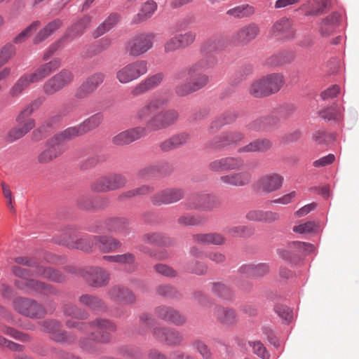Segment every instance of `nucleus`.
Segmentation results:
<instances>
[{
    "mask_svg": "<svg viewBox=\"0 0 359 359\" xmlns=\"http://www.w3.org/2000/svg\"><path fill=\"white\" fill-rule=\"evenodd\" d=\"M219 41L210 39L205 41L201 47V51L204 55L201 59L191 65L178 72L174 76L176 82L187 77V82L178 83L175 93L179 96H185L205 87L208 81V76L203 71L212 68L216 64V59L209 54L219 50Z\"/></svg>",
    "mask_w": 359,
    "mask_h": 359,
    "instance_id": "obj_1",
    "label": "nucleus"
},
{
    "mask_svg": "<svg viewBox=\"0 0 359 359\" xmlns=\"http://www.w3.org/2000/svg\"><path fill=\"white\" fill-rule=\"evenodd\" d=\"M15 262L18 264L27 266L32 269L31 271H29L15 266L12 269L13 273L21 278V280H16L15 281V286L25 292H35L44 294L54 292V290L48 285L34 279L27 278L31 276H41L55 282H62L65 280V277L60 272L52 268L39 266L34 259L27 257H18L15 259Z\"/></svg>",
    "mask_w": 359,
    "mask_h": 359,
    "instance_id": "obj_2",
    "label": "nucleus"
},
{
    "mask_svg": "<svg viewBox=\"0 0 359 359\" xmlns=\"http://www.w3.org/2000/svg\"><path fill=\"white\" fill-rule=\"evenodd\" d=\"M67 326L70 328H76L90 334V339H83L80 341L81 347L89 351H94L91 345L92 341L106 343L110 340V332L115 330L114 325L104 319H97L91 323L78 322L69 320L66 322Z\"/></svg>",
    "mask_w": 359,
    "mask_h": 359,
    "instance_id": "obj_3",
    "label": "nucleus"
},
{
    "mask_svg": "<svg viewBox=\"0 0 359 359\" xmlns=\"http://www.w3.org/2000/svg\"><path fill=\"white\" fill-rule=\"evenodd\" d=\"M44 97H38L27 105L17 116L16 121L19 126L8 130L6 140L9 142H13L27 134L35 126V121L29 116L37 110L44 102Z\"/></svg>",
    "mask_w": 359,
    "mask_h": 359,
    "instance_id": "obj_4",
    "label": "nucleus"
},
{
    "mask_svg": "<svg viewBox=\"0 0 359 359\" xmlns=\"http://www.w3.org/2000/svg\"><path fill=\"white\" fill-rule=\"evenodd\" d=\"M148 72V62L144 60H137L128 63L116 72V79L121 84L133 82Z\"/></svg>",
    "mask_w": 359,
    "mask_h": 359,
    "instance_id": "obj_5",
    "label": "nucleus"
},
{
    "mask_svg": "<svg viewBox=\"0 0 359 359\" xmlns=\"http://www.w3.org/2000/svg\"><path fill=\"white\" fill-rule=\"evenodd\" d=\"M74 76L72 71L64 69L48 79L43 86V93L48 95H53L71 84Z\"/></svg>",
    "mask_w": 359,
    "mask_h": 359,
    "instance_id": "obj_6",
    "label": "nucleus"
},
{
    "mask_svg": "<svg viewBox=\"0 0 359 359\" xmlns=\"http://www.w3.org/2000/svg\"><path fill=\"white\" fill-rule=\"evenodd\" d=\"M179 118L178 112L174 109L161 111L148 120L146 125L147 130L158 131L165 129L175 124Z\"/></svg>",
    "mask_w": 359,
    "mask_h": 359,
    "instance_id": "obj_7",
    "label": "nucleus"
},
{
    "mask_svg": "<svg viewBox=\"0 0 359 359\" xmlns=\"http://www.w3.org/2000/svg\"><path fill=\"white\" fill-rule=\"evenodd\" d=\"M13 306L15 311L29 318H38L45 314V309L41 304L26 297L15 298L13 302Z\"/></svg>",
    "mask_w": 359,
    "mask_h": 359,
    "instance_id": "obj_8",
    "label": "nucleus"
},
{
    "mask_svg": "<svg viewBox=\"0 0 359 359\" xmlns=\"http://www.w3.org/2000/svg\"><path fill=\"white\" fill-rule=\"evenodd\" d=\"M155 35L140 34L129 41L126 46V51L130 56L138 57L150 50L153 46Z\"/></svg>",
    "mask_w": 359,
    "mask_h": 359,
    "instance_id": "obj_9",
    "label": "nucleus"
},
{
    "mask_svg": "<svg viewBox=\"0 0 359 359\" xmlns=\"http://www.w3.org/2000/svg\"><path fill=\"white\" fill-rule=\"evenodd\" d=\"M105 75L102 72H95L88 76L76 89L74 97L81 100L90 97L104 82Z\"/></svg>",
    "mask_w": 359,
    "mask_h": 359,
    "instance_id": "obj_10",
    "label": "nucleus"
},
{
    "mask_svg": "<svg viewBox=\"0 0 359 359\" xmlns=\"http://www.w3.org/2000/svg\"><path fill=\"white\" fill-rule=\"evenodd\" d=\"M126 184V178L118 174L102 176L91 184V189L97 192H106L121 189Z\"/></svg>",
    "mask_w": 359,
    "mask_h": 359,
    "instance_id": "obj_11",
    "label": "nucleus"
},
{
    "mask_svg": "<svg viewBox=\"0 0 359 359\" xmlns=\"http://www.w3.org/2000/svg\"><path fill=\"white\" fill-rule=\"evenodd\" d=\"M245 139V134L240 131H227L214 137L210 143V147L222 149L226 147L236 145Z\"/></svg>",
    "mask_w": 359,
    "mask_h": 359,
    "instance_id": "obj_12",
    "label": "nucleus"
},
{
    "mask_svg": "<svg viewBox=\"0 0 359 359\" xmlns=\"http://www.w3.org/2000/svg\"><path fill=\"white\" fill-rule=\"evenodd\" d=\"M82 276L86 283L94 287L106 285L109 280V273L100 267H88L82 272Z\"/></svg>",
    "mask_w": 359,
    "mask_h": 359,
    "instance_id": "obj_13",
    "label": "nucleus"
},
{
    "mask_svg": "<svg viewBox=\"0 0 359 359\" xmlns=\"http://www.w3.org/2000/svg\"><path fill=\"white\" fill-rule=\"evenodd\" d=\"M153 335L158 341L168 346H180L183 341L182 334L172 328L156 327L153 330Z\"/></svg>",
    "mask_w": 359,
    "mask_h": 359,
    "instance_id": "obj_14",
    "label": "nucleus"
},
{
    "mask_svg": "<svg viewBox=\"0 0 359 359\" xmlns=\"http://www.w3.org/2000/svg\"><path fill=\"white\" fill-rule=\"evenodd\" d=\"M147 128L142 126L135 127L122 131L112 137V143L118 146L129 144L144 136Z\"/></svg>",
    "mask_w": 359,
    "mask_h": 359,
    "instance_id": "obj_15",
    "label": "nucleus"
},
{
    "mask_svg": "<svg viewBox=\"0 0 359 359\" xmlns=\"http://www.w3.org/2000/svg\"><path fill=\"white\" fill-rule=\"evenodd\" d=\"M260 33L259 25L255 22L248 23L236 32L232 39L234 42L247 45L255 39Z\"/></svg>",
    "mask_w": 359,
    "mask_h": 359,
    "instance_id": "obj_16",
    "label": "nucleus"
},
{
    "mask_svg": "<svg viewBox=\"0 0 359 359\" xmlns=\"http://www.w3.org/2000/svg\"><path fill=\"white\" fill-rule=\"evenodd\" d=\"M48 147L42 151L37 156V162L46 164L60 156L65 150L64 144L56 142L53 138L47 142Z\"/></svg>",
    "mask_w": 359,
    "mask_h": 359,
    "instance_id": "obj_17",
    "label": "nucleus"
},
{
    "mask_svg": "<svg viewBox=\"0 0 359 359\" xmlns=\"http://www.w3.org/2000/svg\"><path fill=\"white\" fill-rule=\"evenodd\" d=\"M164 79V74L161 72L147 76L146 79L136 84L131 90V95L134 97L140 96L156 87H158Z\"/></svg>",
    "mask_w": 359,
    "mask_h": 359,
    "instance_id": "obj_18",
    "label": "nucleus"
},
{
    "mask_svg": "<svg viewBox=\"0 0 359 359\" xmlns=\"http://www.w3.org/2000/svg\"><path fill=\"white\" fill-rule=\"evenodd\" d=\"M270 33L272 36L283 40H290L294 36L292 22L285 18L276 20L273 24Z\"/></svg>",
    "mask_w": 359,
    "mask_h": 359,
    "instance_id": "obj_19",
    "label": "nucleus"
},
{
    "mask_svg": "<svg viewBox=\"0 0 359 359\" xmlns=\"http://www.w3.org/2000/svg\"><path fill=\"white\" fill-rule=\"evenodd\" d=\"M183 196L184 192L180 189H167L155 194L152 198V203L158 205L170 204L179 201Z\"/></svg>",
    "mask_w": 359,
    "mask_h": 359,
    "instance_id": "obj_20",
    "label": "nucleus"
},
{
    "mask_svg": "<svg viewBox=\"0 0 359 359\" xmlns=\"http://www.w3.org/2000/svg\"><path fill=\"white\" fill-rule=\"evenodd\" d=\"M155 313L159 318L172 323L176 325H182L185 323L187 320L184 315L169 306H158L155 309Z\"/></svg>",
    "mask_w": 359,
    "mask_h": 359,
    "instance_id": "obj_21",
    "label": "nucleus"
},
{
    "mask_svg": "<svg viewBox=\"0 0 359 359\" xmlns=\"http://www.w3.org/2000/svg\"><path fill=\"white\" fill-rule=\"evenodd\" d=\"M283 177L276 173L269 174L262 177L257 182L259 190L272 193L280 189L283 185Z\"/></svg>",
    "mask_w": 359,
    "mask_h": 359,
    "instance_id": "obj_22",
    "label": "nucleus"
},
{
    "mask_svg": "<svg viewBox=\"0 0 359 359\" xmlns=\"http://www.w3.org/2000/svg\"><path fill=\"white\" fill-rule=\"evenodd\" d=\"M167 102V100L163 97L153 98L137 111L135 117L139 121H145L152 113L165 106Z\"/></svg>",
    "mask_w": 359,
    "mask_h": 359,
    "instance_id": "obj_23",
    "label": "nucleus"
},
{
    "mask_svg": "<svg viewBox=\"0 0 359 359\" xmlns=\"http://www.w3.org/2000/svg\"><path fill=\"white\" fill-rule=\"evenodd\" d=\"M41 329L51 334V338L58 342H72L74 339L69 338L67 332L60 330V324L55 320H45L41 324Z\"/></svg>",
    "mask_w": 359,
    "mask_h": 359,
    "instance_id": "obj_24",
    "label": "nucleus"
},
{
    "mask_svg": "<svg viewBox=\"0 0 359 359\" xmlns=\"http://www.w3.org/2000/svg\"><path fill=\"white\" fill-rule=\"evenodd\" d=\"M269 271L267 264H243L238 269L241 277L257 278L266 275Z\"/></svg>",
    "mask_w": 359,
    "mask_h": 359,
    "instance_id": "obj_25",
    "label": "nucleus"
},
{
    "mask_svg": "<svg viewBox=\"0 0 359 359\" xmlns=\"http://www.w3.org/2000/svg\"><path fill=\"white\" fill-rule=\"evenodd\" d=\"M221 182L233 187H243L248 184L251 180V175L249 172L243 171L231 172L222 175L219 177Z\"/></svg>",
    "mask_w": 359,
    "mask_h": 359,
    "instance_id": "obj_26",
    "label": "nucleus"
},
{
    "mask_svg": "<svg viewBox=\"0 0 359 359\" xmlns=\"http://www.w3.org/2000/svg\"><path fill=\"white\" fill-rule=\"evenodd\" d=\"M214 315L219 323L226 326L233 325L238 322L237 313L231 308L216 306Z\"/></svg>",
    "mask_w": 359,
    "mask_h": 359,
    "instance_id": "obj_27",
    "label": "nucleus"
},
{
    "mask_svg": "<svg viewBox=\"0 0 359 359\" xmlns=\"http://www.w3.org/2000/svg\"><path fill=\"white\" fill-rule=\"evenodd\" d=\"M61 66V60L59 58H55L53 60L44 63L39 66L35 71L30 73L34 81L37 83L48 77L50 74L55 72Z\"/></svg>",
    "mask_w": 359,
    "mask_h": 359,
    "instance_id": "obj_28",
    "label": "nucleus"
},
{
    "mask_svg": "<svg viewBox=\"0 0 359 359\" xmlns=\"http://www.w3.org/2000/svg\"><path fill=\"white\" fill-rule=\"evenodd\" d=\"M313 245L301 241H293L288 245V250H278L279 255L284 259H288V254H309L314 251Z\"/></svg>",
    "mask_w": 359,
    "mask_h": 359,
    "instance_id": "obj_29",
    "label": "nucleus"
},
{
    "mask_svg": "<svg viewBox=\"0 0 359 359\" xmlns=\"http://www.w3.org/2000/svg\"><path fill=\"white\" fill-rule=\"evenodd\" d=\"M245 217L249 221L271 223L279 219V214L272 211L252 210L246 214Z\"/></svg>",
    "mask_w": 359,
    "mask_h": 359,
    "instance_id": "obj_30",
    "label": "nucleus"
},
{
    "mask_svg": "<svg viewBox=\"0 0 359 359\" xmlns=\"http://www.w3.org/2000/svg\"><path fill=\"white\" fill-rule=\"evenodd\" d=\"M215 197L210 194H202L193 197L187 203L188 209L210 210L213 208L212 202Z\"/></svg>",
    "mask_w": 359,
    "mask_h": 359,
    "instance_id": "obj_31",
    "label": "nucleus"
},
{
    "mask_svg": "<svg viewBox=\"0 0 359 359\" xmlns=\"http://www.w3.org/2000/svg\"><path fill=\"white\" fill-rule=\"evenodd\" d=\"M189 140L190 135L188 133H182L161 142L160 148L163 151H168L188 143Z\"/></svg>",
    "mask_w": 359,
    "mask_h": 359,
    "instance_id": "obj_32",
    "label": "nucleus"
},
{
    "mask_svg": "<svg viewBox=\"0 0 359 359\" xmlns=\"http://www.w3.org/2000/svg\"><path fill=\"white\" fill-rule=\"evenodd\" d=\"M341 15L337 12H334L320 22V32L323 36H328L332 34L339 25Z\"/></svg>",
    "mask_w": 359,
    "mask_h": 359,
    "instance_id": "obj_33",
    "label": "nucleus"
},
{
    "mask_svg": "<svg viewBox=\"0 0 359 359\" xmlns=\"http://www.w3.org/2000/svg\"><path fill=\"white\" fill-rule=\"evenodd\" d=\"M108 295L116 301L125 303H133L135 300V295L127 288L116 285L111 287L108 291Z\"/></svg>",
    "mask_w": 359,
    "mask_h": 359,
    "instance_id": "obj_34",
    "label": "nucleus"
},
{
    "mask_svg": "<svg viewBox=\"0 0 359 359\" xmlns=\"http://www.w3.org/2000/svg\"><path fill=\"white\" fill-rule=\"evenodd\" d=\"M62 25V22L60 19H55L47 24L41 30H40L33 39V43L38 44L43 42L52 35L56 30Z\"/></svg>",
    "mask_w": 359,
    "mask_h": 359,
    "instance_id": "obj_35",
    "label": "nucleus"
},
{
    "mask_svg": "<svg viewBox=\"0 0 359 359\" xmlns=\"http://www.w3.org/2000/svg\"><path fill=\"white\" fill-rule=\"evenodd\" d=\"M271 142L267 139H258L250 142L245 146L241 147L238 149V152L243 153H254L264 152L271 147Z\"/></svg>",
    "mask_w": 359,
    "mask_h": 359,
    "instance_id": "obj_36",
    "label": "nucleus"
},
{
    "mask_svg": "<svg viewBox=\"0 0 359 359\" xmlns=\"http://www.w3.org/2000/svg\"><path fill=\"white\" fill-rule=\"evenodd\" d=\"M269 95L278 92L285 83L281 74L273 73L262 76Z\"/></svg>",
    "mask_w": 359,
    "mask_h": 359,
    "instance_id": "obj_37",
    "label": "nucleus"
},
{
    "mask_svg": "<svg viewBox=\"0 0 359 359\" xmlns=\"http://www.w3.org/2000/svg\"><path fill=\"white\" fill-rule=\"evenodd\" d=\"M238 117V113L236 111H226L220 116L216 118L209 127V132L214 133L225 125L233 123Z\"/></svg>",
    "mask_w": 359,
    "mask_h": 359,
    "instance_id": "obj_38",
    "label": "nucleus"
},
{
    "mask_svg": "<svg viewBox=\"0 0 359 359\" xmlns=\"http://www.w3.org/2000/svg\"><path fill=\"white\" fill-rule=\"evenodd\" d=\"M193 240L198 243L215 245H222L226 241L224 236L217 233L195 234L193 236Z\"/></svg>",
    "mask_w": 359,
    "mask_h": 359,
    "instance_id": "obj_39",
    "label": "nucleus"
},
{
    "mask_svg": "<svg viewBox=\"0 0 359 359\" xmlns=\"http://www.w3.org/2000/svg\"><path fill=\"white\" fill-rule=\"evenodd\" d=\"M36 83L32 75L29 74H24L20 76L16 82L11 87L9 94L12 97H18L27 88L30 84Z\"/></svg>",
    "mask_w": 359,
    "mask_h": 359,
    "instance_id": "obj_40",
    "label": "nucleus"
},
{
    "mask_svg": "<svg viewBox=\"0 0 359 359\" xmlns=\"http://www.w3.org/2000/svg\"><path fill=\"white\" fill-rule=\"evenodd\" d=\"M255 13V7L248 4L236 6L226 11V15L237 19L249 18Z\"/></svg>",
    "mask_w": 359,
    "mask_h": 359,
    "instance_id": "obj_41",
    "label": "nucleus"
},
{
    "mask_svg": "<svg viewBox=\"0 0 359 359\" xmlns=\"http://www.w3.org/2000/svg\"><path fill=\"white\" fill-rule=\"evenodd\" d=\"M92 17L86 15L81 18L78 22L72 25L68 31L65 37H71L74 39L81 36L85 30L90 25Z\"/></svg>",
    "mask_w": 359,
    "mask_h": 359,
    "instance_id": "obj_42",
    "label": "nucleus"
},
{
    "mask_svg": "<svg viewBox=\"0 0 359 359\" xmlns=\"http://www.w3.org/2000/svg\"><path fill=\"white\" fill-rule=\"evenodd\" d=\"M93 239L97 242V248L103 252H113L121 245L120 241L111 237L95 236Z\"/></svg>",
    "mask_w": 359,
    "mask_h": 359,
    "instance_id": "obj_43",
    "label": "nucleus"
},
{
    "mask_svg": "<svg viewBox=\"0 0 359 359\" xmlns=\"http://www.w3.org/2000/svg\"><path fill=\"white\" fill-rule=\"evenodd\" d=\"M278 122L273 116H265L257 118L247 126V128L252 131H262L269 129Z\"/></svg>",
    "mask_w": 359,
    "mask_h": 359,
    "instance_id": "obj_44",
    "label": "nucleus"
},
{
    "mask_svg": "<svg viewBox=\"0 0 359 359\" xmlns=\"http://www.w3.org/2000/svg\"><path fill=\"white\" fill-rule=\"evenodd\" d=\"M79 303L93 311H104L106 306L104 302L97 297L85 294L79 297Z\"/></svg>",
    "mask_w": 359,
    "mask_h": 359,
    "instance_id": "obj_45",
    "label": "nucleus"
},
{
    "mask_svg": "<svg viewBox=\"0 0 359 359\" xmlns=\"http://www.w3.org/2000/svg\"><path fill=\"white\" fill-rule=\"evenodd\" d=\"M156 9V3L153 0H148L142 4L139 13L134 16L133 22L139 23L150 18Z\"/></svg>",
    "mask_w": 359,
    "mask_h": 359,
    "instance_id": "obj_46",
    "label": "nucleus"
},
{
    "mask_svg": "<svg viewBox=\"0 0 359 359\" xmlns=\"http://www.w3.org/2000/svg\"><path fill=\"white\" fill-rule=\"evenodd\" d=\"M120 17L116 13L110 14L93 32L94 38H97L111 29L118 22Z\"/></svg>",
    "mask_w": 359,
    "mask_h": 359,
    "instance_id": "obj_47",
    "label": "nucleus"
},
{
    "mask_svg": "<svg viewBox=\"0 0 359 359\" xmlns=\"http://www.w3.org/2000/svg\"><path fill=\"white\" fill-rule=\"evenodd\" d=\"M83 129H81L80 124L67 128L62 132L55 135L53 139L55 140L56 142L62 143L67 140H70L76 137L81 136L83 135Z\"/></svg>",
    "mask_w": 359,
    "mask_h": 359,
    "instance_id": "obj_48",
    "label": "nucleus"
},
{
    "mask_svg": "<svg viewBox=\"0 0 359 359\" xmlns=\"http://www.w3.org/2000/svg\"><path fill=\"white\" fill-rule=\"evenodd\" d=\"M128 224V220L123 217L111 218L107 222L109 231H117L124 236L129 233Z\"/></svg>",
    "mask_w": 359,
    "mask_h": 359,
    "instance_id": "obj_49",
    "label": "nucleus"
},
{
    "mask_svg": "<svg viewBox=\"0 0 359 359\" xmlns=\"http://www.w3.org/2000/svg\"><path fill=\"white\" fill-rule=\"evenodd\" d=\"M104 116L102 113H96L80 123L83 134L97 128L102 122Z\"/></svg>",
    "mask_w": 359,
    "mask_h": 359,
    "instance_id": "obj_50",
    "label": "nucleus"
},
{
    "mask_svg": "<svg viewBox=\"0 0 359 359\" xmlns=\"http://www.w3.org/2000/svg\"><path fill=\"white\" fill-rule=\"evenodd\" d=\"M143 241L149 244L169 246L172 241L161 233H151L144 235Z\"/></svg>",
    "mask_w": 359,
    "mask_h": 359,
    "instance_id": "obj_51",
    "label": "nucleus"
},
{
    "mask_svg": "<svg viewBox=\"0 0 359 359\" xmlns=\"http://www.w3.org/2000/svg\"><path fill=\"white\" fill-rule=\"evenodd\" d=\"M249 93L255 97H262L269 95L262 77L254 81L251 83L249 88Z\"/></svg>",
    "mask_w": 359,
    "mask_h": 359,
    "instance_id": "obj_52",
    "label": "nucleus"
},
{
    "mask_svg": "<svg viewBox=\"0 0 359 359\" xmlns=\"http://www.w3.org/2000/svg\"><path fill=\"white\" fill-rule=\"evenodd\" d=\"M211 290L214 294L223 299H231L233 296V290L221 282L213 283Z\"/></svg>",
    "mask_w": 359,
    "mask_h": 359,
    "instance_id": "obj_53",
    "label": "nucleus"
},
{
    "mask_svg": "<svg viewBox=\"0 0 359 359\" xmlns=\"http://www.w3.org/2000/svg\"><path fill=\"white\" fill-rule=\"evenodd\" d=\"M71 246L86 252H90L93 250V248H97V242L93 239V236H86L76 240L74 244Z\"/></svg>",
    "mask_w": 359,
    "mask_h": 359,
    "instance_id": "obj_54",
    "label": "nucleus"
},
{
    "mask_svg": "<svg viewBox=\"0 0 359 359\" xmlns=\"http://www.w3.org/2000/svg\"><path fill=\"white\" fill-rule=\"evenodd\" d=\"M178 41V43L182 49H184L194 43L196 39V34L195 32L189 30L184 33H181L175 35Z\"/></svg>",
    "mask_w": 359,
    "mask_h": 359,
    "instance_id": "obj_55",
    "label": "nucleus"
},
{
    "mask_svg": "<svg viewBox=\"0 0 359 359\" xmlns=\"http://www.w3.org/2000/svg\"><path fill=\"white\" fill-rule=\"evenodd\" d=\"M63 311L65 315L77 319H84L88 316L87 312L79 309L76 305L72 304H65Z\"/></svg>",
    "mask_w": 359,
    "mask_h": 359,
    "instance_id": "obj_56",
    "label": "nucleus"
},
{
    "mask_svg": "<svg viewBox=\"0 0 359 359\" xmlns=\"http://www.w3.org/2000/svg\"><path fill=\"white\" fill-rule=\"evenodd\" d=\"M154 190L153 187L148 185H143L139 188H136L130 191H127L123 193L121 196V198H131L136 196H141L147 195Z\"/></svg>",
    "mask_w": 359,
    "mask_h": 359,
    "instance_id": "obj_57",
    "label": "nucleus"
},
{
    "mask_svg": "<svg viewBox=\"0 0 359 359\" xmlns=\"http://www.w3.org/2000/svg\"><path fill=\"white\" fill-rule=\"evenodd\" d=\"M15 48L13 45L8 43L0 50V68L5 65L15 53Z\"/></svg>",
    "mask_w": 359,
    "mask_h": 359,
    "instance_id": "obj_58",
    "label": "nucleus"
},
{
    "mask_svg": "<svg viewBox=\"0 0 359 359\" xmlns=\"http://www.w3.org/2000/svg\"><path fill=\"white\" fill-rule=\"evenodd\" d=\"M191 344L193 347L196 348V350L199 353V354L202 356L203 358H212V352L204 341L200 339H196L193 341Z\"/></svg>",
    "mask_w": 359,
    "mask_h": 359,
    "instance_id": "obj_59",
    "label": "nucleus"
},
{
    "mask_svg": "<svg viewBox=\"0 0 359 359\" xmlns=\"http://www.w3.org/2000/svg\"><path fill=\"white\" fill-rule=\"evenodd\" d=\"M40 21H34L30 25L22 31L17 36L14 38V43H20L25 41L31 34L32 32L36 29L40 25Z\"/></svg>",
    "mask_w": 359,
    "mask_h": 359,
    "instance_id": "obj_60",
    "label": "nucleus"
},
{
    "mask_svg": "<svg viewBox=\"0 0 359 359\" xmlns=\"http://www.w3.org/2000/svg\"><path fill=\"white\" fill-rule=\"evenodd\" d=\"M276 313L283 319L285 323H290L293 319L292 311L284 305H277L275 307Z\"/></svg>",
    "mask_w": 359,
    "mask_h": 359,
    "instance_id": "obj_61",
    "label": "nucleus"
},
{
    "mask_svg": "<svg viewBox=\"0 0 359 359\" xmlns=\"http://www.w3.org/2000/svg\"><path fill=\"white\" fill-rule=\"evenodd\" d=\"M224 160L226 171L239 170L244 165L243 160L240 157H224Z\"/></svg>",
    "mask_w": 359,
    "mask_h": 359,
    "instance_id": "obj_62",
    "label": "nucleus"
},
{
    "mask_svg": "<svg viewBox=\"0 0 359 359\" xmlns=\"http://www.w3.org/2000/svg\"><path fill=\"white\" fill-rule=\"evenodd\" d=\"M320 116L323 119L328 121L336 120L338 121L341 118V113L336 106H332L320 112Z\"/></svg>",
    "mask_w": 359,
    "mask_h": 359,
    "instance_id": "obj_63",
    "label": "nucleus"
},
{
    "mask_svg": "<svg viewBox=\"0 0 359 359\" xmlns=\"http://www.w3.org/2000/svg\"><path fill=\"white\" fill-rule=\"evenodd\" d=\"M249 345L252 348L254 353L262 359H269V354L264 344L260 341H249Z\"/></svg>",
    "mask_w": 359,
    "mask_h": 359,
    "instance_id": "obj_64",
    "label": "nucleus"
}]
</instances>
